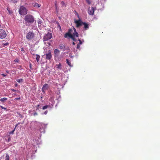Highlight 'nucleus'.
Instances as JSON below:
<instances>
[{
	"mask_svg": "<svg viewBox=\"0 0 160 160\" xmlns=\"http://www.w3.org/2000/svg\"><path fill=\"white\" fill-rule=\"evenodd\" d=\"M82 25L84 26L83 28L85 30H87L89 29V25L88 23L83 22Z\"/></svg>",
	"mask_w": 160,
	"mask_h": 160,
	"instance_id": "obj_12",
	"label": "nucleus"
},
{
	"mask_svg": "<svg viewBox=\"0 0 160 160\" xmlns=\"http://www.w3.org/2000/svg\"><path fill=\"white\" fill-rule=\"evenodd\" d=\"M38 113L36 112H35L33 113V115L34 116L38 115Z\"/></svg>",
	"mask_w": 160,
	"mask_h": 160,
	"instance_id": "obj_29",
	"label": "nucleus"
},
{
	"mask_svg": "<svg viewBox=\"0 0 160 160\" xmlns=\"http://www.w3.org/2000/svg\"><path fill=\"white\" fill-rule=\"evenodd\" d=\"M49 107H50V106L49 105H46L42 107V109L43 110H45V109L47 108H49Z\"/></svg>",
	"mask_w": 160,
	"mask_h": 160,
	"instance_id": "obj_19",
	"label": "nucleus"
},
{
	"mask_svg": "<svg viewBox=\"0 0 160 160\" xmlns=\"http://www.w3.org/2000/svg\"><path fill=\"white\" fill-rule=\"evenodd\" d=\"M12 1H13V3H17V1H16V0H13Z\"/></svg>",
	"mask_w": 160,
	"mask_h": 160,
	"instance_id": "obj_33",
	"label": "nucleus"
},
{
	"mask_svg": "<svg viewBox=\"0 0 160 160\" xmlns=\"http://www.w3.org/2000/svg\"><path fill=\"white\" fill-rule=\"evenodd\" d=\"M57 68L59 69H61V63H59L58 64H57Z\"/></svg>",
	"mask_w": 160,
	"mask_h": 160,
	"instance_id": "obj_21",
	"label": "nucleus"
},
{
	"mask_svg": "<svg viewBox=\"0 0 160 160\" xmlns=\"http://www.w3.org/2000/svg\"><path fill=\"white\" fill-rule=\"evenodd\" d=\"M75 42H72V44H73V45H75Z\"/></svg>",
	"mask_w": 160,
	"mask_h": 160,
	"instance_id": "obj_43",
	"label": "nucleus"
},
{
	"mask_svg": "<svg viewBox=\"0 0 160 160\" xmlns=\"http://www.w3.org/2000/svg\"><path fill=\"white\" fill-rule=\"evenodd\" d=\"M58 27H60V29H61V28L59 24H58Z\"/></svg>",
	"mask_w": 160,
	"mask_h": 160,
	"instance_id": "obj_42",
	"label": "nucleus"
},
{
	"mask_svg": "<svg viewBox=\"0 0 160 160\" xmlns=\"http://www.w3.org/2000/svg\"><path fill=\"white\" fill-rule=\"evenodd\" d=\"M15 131V129H14L12 131L9 132V134H13Z\"/></svg>",
	"mask_w": 160,
	"mask_h": 160,
	"instance_id": "obj_23",
	"label": "nucleus"
},
{
	"mask_svg": "<svg viewBox=\"0 0 160 160\" xmlns=\"http://www.w3.org/2000/svg\"><path fill=\"white\" fill-rule=\"evenodd\" d=\"M19 124V123H18V124H16V125H15V128H14V129H15V130L16 128H17V127L18 126V124Z\"/></svg>",
	"mask_w": 160,
	"mask_h": 160,
	"instance_id": "obj_34",
	"label": "nucleus"
},
{
	"mask_svg": "<svg viewBox=\"0 0 160 160\" xmlns=\"http://www.w3.org/2000/svg\"><path fill=\"white\" fill-rule=\"evenodd\" d=\"M74 22L76 24V27L77 28H80L82 25L83 22L80 19L78 20H74Z\"/></svg>",
	"mask_w": 160,
	"mask_h": 160,
	"instance_id": "obj_7",
	"label": "nucleus"
},
{
	"mask_svg": "<svg viewBox=\"0 0 160 160\" xmlns=\"http://www.w3.org/2000/svg\"><path fill=\"white\" fill-rule=\"evenodd\" d=\"M21 50L22 51H24V49H23V48H22L21 49Z\"/></svg>",
	"mask_w": 160,
	"mask_h": 160,
	"instance_id": "obj_41",
	"label": "nucleus"
},
{
	"mask_svg": "<svg viewBox=\"0 0 160 160\" xmlns=\"http://www.w3.org/2000/svg\"><path fill=\"white\" fill-rule=\"evenodd\" d=\"M61 4L63 6L65 5V3L63 1H62L61 2Z\"/></svg>",
	"mask_w": 160,
	"mask_h": 160,
	"instance_id": "obj_24",
	"label": "nucleus"
},
{
	"mask_svg": "<svg viewBox=\"0 0 160 160\" xmlns=\"http://www.w3.org/2000/svg\"><path fill=\"white\" fill-rule=\"evenodd\" d=\"M87 2L89 4H90L91 3V2L89 0H86Z\"/></svg>",
	"mask_w": 160,
	"mask_h": 160,
	"instance_id": "obj_25",
	"label": "nucleus"
},
{
	"mask_svg": "<svg viewBox=\"0 0 160 160\" xmlns=\"http://www.w3.org/2000/svg\"><path fill=\"white\" fill-rule=\"evenodd\" d=\"M55 7H56V8L57 9V5L56 2H55Z\"/></svg>",
	"mask_w": 160,
	"mask_h": 160,
	"instance_id": "obj_35",
	"label": "nucleus"
},
{
	"mask_svg": "<svg viewBox=\"0 0 160 160\" xmlns=\"http://www.w3.org/2000/svg\"><path fill=\"white\" fill-rule=\"evenodd\" d=\"M39 106H40V105H39V104L37 106V109H38V107H39Z\"/></svg>",
	"mask_w": 160,
	"mask_h": 160,
	"instance_id": "obj_36",
	"label": "nucleus"
},
{
	"mask_svg": "<svg viewBox=\"0 0 160 160\" xmlns=\"http://www.w3.org/2000/svg\"><path fill=\"white\" fill-rule=\"evenodd\" d=\"M44 56L45 57L46 59L50 60L52 58L51 54V51L49 50L48 52L46 53Z\"/></svg>",
	"mask_w": 160,
	"mask_h": 160,
	"instance_id": "obj_5",
	"label": "nucleus"
},
{
	"mask_svg": "<svg viewBox=\"0 0 160 160\" xmlns=\"http://www.w3.org/2000/svg\"><path fill=\"white\" fill-rule=\"evenodd\" d=\"M34 34L31 32H29L26 35V38L28 41L31 40L34 37Z\"/></svg>",
	"mask_w": 160,
	"mask_h": 160,
	"instance_id": "obj_4",
	"label": "nucleus"
},
{
	"mask_svg": "<svg viewBox=\"0 0 160 160\" xmlns=\"http://www.w3.org/2000/svg\"><path fill=\"white\" fill-rule=\"evenodd\" d=\"M12 1L13 0H11Z\"/></svg>",
	"mask_w": 160,
	"mask_h": 160,
	"instance_id": "obj_46",
	"label": "nucleus"
},
{
	"mask_svg": "<svg viewBox=\"0 0 160 160\" xmlns=\"http://www.w3.org/2000/svg\"><path fill=\"white\" fill-rule=\"evenodd\" d=\"M11 90L12 91H13L14 92H16V90H14V89H11Z\"/></svg>",
	"mask_w": 160,
	"mask_h": 160,
	"instance_id": "obj_32",
	"label": "nucleus"
},
{
	"mask_svg": "<svg viewBox=\"0 0 160 160\" xmlns=\"http://www.w3.org/2000/svg\"><path fill=\"white\" fill-rule=\"evenodd\" d=\"M19 13L22 15H26L27 13V10L24 6H21L19 9Z\"/></svg>",
	"mask_w": 160,
	"mask_h": 160,
	"instance_id": "obj_3",
	"label": "nucleus"
},
{
	"mask_svg": "<svg viewBox=\"0 0 160 160\" xmlns=\"http://www.w3.org/2000/svg\"><path fill=\"white\" fill-rule=\"evenodd\" d=\"M16 81L20 83V82H21L23 81V79H17L16 80Z\"/></svg>",
	"mask_w": 160,
	"mask_h": 160,
	"instance_id": "obj_22",
	"label": "nucleus"
},
{
	"mask_svg": "<svg viewBox=\"0 0 160 160\" xmlns=\"http://www.w3.org/2000/svg\"><path fill=\"white\" fill-rule=\"evenodd\" d=\"M1 108H2V109H6V108H4L3 107H2V106H1Z\"/></svg>",
	"mask_w": 160,
	"mask_h": 160,
	"instance_id": "obj_39",
	"label": "nucleus"
},
{
	"mask_svg": "<svg viewBox=\"0 0 160 160\" xmlns=\"http://www.w3.org/2000/svg\"><path fill=\"white\" fill-rule=\"evenodd\" d=\"M7 35L5 31L3 29H0V38L2 39L4 38Z\"/></svg>",
	"mask_w": 160,
	"mask_h": 160,
	"instance_id": "obj_8",
	"label": "nucleus"
},
{
	"mask_svg": "<svg viewBox=\"0 0 160 160\" xmlns=\"http://www.w3.org/2000/svg\"><path fill=\"white\" fill-rule=\"evenodd\" d=\"M20 97L15 98V99H16V100H20Z\"/></svg>",
	"mask_w": 160,
	"mask_h": 160,
	"instance_id": "obj_37",
	"label": "nucleus"
},
{
	"mask_svg": "<svg viewBox=\"0 0 160 160\" xmlns=\"http://www.w3.org/2000/svg\"><path fill=\"white\" fill-rule=\"evenodd\" d=\"M66 60L67 61V63L70 67H72V66L71 65V62L70 61H69L68 59H66Z\"/></svg>",
	"mask_w": 160,
	"mask_h": 160,
	"instance_id": "obj_17",
	"label": "nucleus"
},
{
	"mask_svg": "<svg viewBox=\"0 0 160 160\" xmlns=\"http://www.w3.org/2000/svg\"><path fill=\"white\" fill-rule=\"evenodd\" d=\"M8 42H7L5 44H4V46H6L8 45Z\"/></svg>",
	"mask_w": 160,
	"mask_h": 160,
	"instance_id": "obj_31",
	"label": "nucleus"
},
{
	"mask_svg": "<svg viewBox=\"0 0 160 160\" xmlns=\"http://www.w3.org/2000/svg\"><path fill=\"white\" fill-rule=\"evenodd\" d=\"M80 47V44H78V43L77 44V49H79Z\"/></svg>",
	"mask_w": 160,
	"mask_h": 160,
	"instance_id": "obj_26",
	"label": "nucleus"
},
{
	"mask_svg": "<svg viewBox=\"0 0 160 160\" xmlns=\"http://www.w3.org/2000/svg\"><path fill=\"white\" fill-rule=\"evenodd\" d=\"M5 160H9V155L8 153L6 154Z\"/></svg>",
	"mask_w": 160,
	"mask_h": 160,
	"instance_id": "obj_20",
	"label": "nucleus"
},
{
	"mask_svg": "<svg viewBox=\"0 0 160 160\" xmlns=\"http://www.w3.org/2000/svg\"><path fill=\"white\" fill-rule=\"evenodd\" d=\"M10 138H9L8 139V142H9V141H10Z\"/></svg>",
	"mask_w": 160,
	"mask_h": 160,
	"instance_id": "obj_40",
	"label": "nucleus"
},
{
	"mask_svg": "<svg viewBox=\"0 0 160 160\" xmlns=\"http://www.w3.org/2000/svg\"><path fill=\"white\" fill-rule=\"evenodd\" d=\"M17 85H18V84H17V83H16V84H15V87H17Z\"/></svg>",
	"mask_w": 160,
	"mask_h": 160,
	"instance_id": "obj_44",
	"label": "nucleus"
},
{
	"mask_svg": "<svg viewBox=\"0 0 160 160\" xmlns=\"http://www.w3.org/2000/svg\"><path fill=\"white\" fill-rule=\"evenodd\" d=\"M1 75L3 76V77H5L6 76H7V75L6 74H4V73H2L1 74Z\"/></svg>",
	"mask_w": 160,
	"mask_h": 160,
	"instance_id": "obj_28",
	"label": "nucleus"
},
{
	"mask_svg": "<svg viewBox=\"0 0 160 160\" xmlns=\"http://www.w3.org/2000/svg\"><path fill=\"white\" fill-rule=\"evenodd\" d=\"M73 30L74 32L73 34H72L71 33L72 31V29H69L68 33H66L64 37L67 38L68 37H69L70 38H72L73 41H76V39L75 38V37H78V34L77 32L76 29L75 28H74Z\"/></svg>",
	"mask_w": 160,
	"mask_h": 160,
	"instance_id": "obj_1",
	"label": "nucleus"
},
{
	"mask_svg": "<svg viewBox=\"0 0 160 160\" xmlns=\"http://www.w3.org/2000/svg\"><path fill=\"white\" fill-rule=\"evenodd\" d=\"M78 41L79 42V43H78V44H80V45L82 44V42L79 39H78Z\"/></svg>",
	"mask_w": 160,
	"mask_h": 160,
	"instance_id": "obj_27",
	"label": "nucleus"
},
{
	"mask_svg": "<svg viewBox=\"0 0 160 160\" xmlns=\"http://www.w3.org/2000/svg\"><path fill=\"white\" fill-rule=\"evenodd\" d=\"M7 99H8L7 98H2L0 99V101L2 102H4L5 101H7Z\"/></svg>",
	"mask_w": 160,
	"mask_h": 160,
	"instance_id": "obj_15",
	"label": "nucleus"
},
{
	"mask_svg": "<svg viewBox=\"0 0 160 160\" xmlns=\"http://www.w3.org/2000/svg\"><path fill=\"white\" fill-rule=\"evenodd\" d=\"M36 58L37 60V62H38L40 59V56L39 55H38V54H37L36 55Z\"/></svg>",
	"mask_w": 160,
	"mask_h": 160,
	"instance_id": "obj_18",
	"label": "nucleus"
},
{
	"mask_svg": "<svg viewBox=\"0 0 160 160\" xmlns=\"http://www.w3.org/2000/svg\"><path fill=\"white\" fill-rule=\"evenodd\" d=\"M26 24L30 25V24L33 23L34 21V18L32 15L28 14L26 15L24 18Z\"/></svg>",
	"mask_w": 160,
	"mask_h": 160,
	"instance_id": "obj_2",
	"label": "nucleus"
},
{
	"mask_svg": "<svg viewBox=\"0 0 160 160\" xmlns=\"http://www.w3.org/2000/svg\"><path fill=\"white\" fill-rule=\"evenodd\" d=\"M38 26L40 27L41 26V25H42L43 22L41 20L39 19L38 20Z\"/></svg>",
	"mask_w": 160,
	"mask_h": 160,
	"instance_id": "obj_14",
	"label": "nucleus"
},
{
	"mask_svg": "<svg viewBox=\"0 0 160 160\" xmlns=\"http://www.w3.org/2000/svg\"><path fill=\"white\" fill-rule=\"evenodd\" d=\"M48 112V111H46L44 112V114L45 115H46L47 114Z\"/></svg>",
	"mask_w": 160,
	"mask_h": 160,
	"instance_id": "obj_30",
	"label": "nucleus"
},
{
	"mask_svg": "<svg viewBox=\"0 0 160 160\" xmlns=\"http://www.w3.org/2000/svg\"><path fill=\"white\" fill-rule=\"evenodd\" d=\"M6 72L7 73H9V71L8 70L6 71Z\"/></svg>",
	"mask_w": 160,
	"mask_h": 160,
	"instance_id": "obj_45",
	"label": "nucleus"
},
{
	"mask_svg": "<svg viewBox=\"0 0 160 160\" xmlns=\"http://www.w3.org/2000/svg\"><path fill=\"white\" fill-rule=\"evenodd\" d=\"M48 85L47 84H44L42 88V91L43 93H45L46 91L48 89Z\"/></svg>",
	"mask_w": 160,
	"mask_h": 160,
	"instance_id": "obj_9",
	"label": "nucleus"
},
{
	"mask_svg": "<svg viewBox=\"0 0 160 160\" xmlns=\"http://www.w3.org/2000/svg\"><path fill=\"white\" fill-rule=\"evenodd\" d=\"M54 58L55 59L58 58V55L60 53V51L58 49H56L54 50Z\"/></svg>",
	"mask_w": 160,
	"mask_h": 160,
	"instance_id": "obj_10",
	"label": "nucleus"
},
{
	"mask_svg": "<svg viewBox=\"0 0 160 160\" xmlns=\"http://www.w3.org/2000/svg\"><path fill=\"white\" fill-rule=\"evenodd\" d=\"M52 37V34L48 32L47 34H46L45 36H44V38H43V41H48L50 39H51Z\"/></svg>",
	"mask_w": 160,
	"mask_h": 160,
	"instance_id": "obj_6",
	"label": "nucleus"
},
{
	"mask_svg": "<svg viewBox=\"0 0 160 160\" xmlns=\"http://www.w3.org/2000/svg\"><path fill=\"white\" fill-rule=\"evenodd\" d=\"M14 61L16 62H18V59H16Z\"/></svg>",
	"mask_w": 160,
	"mask_h": 160,
	"instance_id": "obj_38",
	"label": "nucleus"
},
{
	"mask_svg": "<svg viewBox=\"0 0 160 160\" xmlns=\"http://www.w3.org/2000/svg\"><path fill=\"white\" fill-rule=\"evenodd\" d=\"M94 10L93 7H92L91 8H89L88 10V13L89 15H93L94 14Z\"/></svg>",
	"mask_w": 160,
	"mask_h": 160,
	"instance_id": "obj_11",
	"label": "nucleus"
},
{
	"mask_svg": "<svg viewBox=\"0 0 160 160\" xmlns=\"http://www.w3.org/2000/svg\"><path fill=\"white\" fill-rule=\"evenodd\" d=\"M33 6L35 7H37L38 8H40L41 7V5L39 4L38 3L35 2L33 3Z\"/></svg>",
	"mask_w": 160,
	"mask_h": 160,
	"instance_id": "obj_13",
	"label": "nucleus"
},
{
	"mask_svg": "<svg viewBox=\"0 0 160 160\" xmlns=\"http://www.w3.org/2000/svg\"><path fill=\"white\" fill-rule=\"evenodd\" d=\"M59 48L60 49H64L65 48V46L63 44H61L59 46Z\"/></svg>",
	"mask_w": 160,
	"mask_h": 160,
	"instance_id": "obj_16",
	"label": "nucleus"
}]
</instances>
